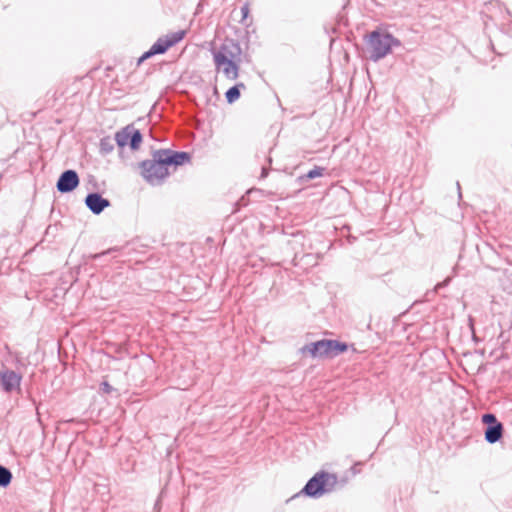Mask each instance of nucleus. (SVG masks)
I'll return each mask as SVG.
<instances>
[{
    "label": "nucleus",
    "instance_id": "1",
    "mask_svg": "<svg viewBox=\"0 0 512 512\" xmlns=\"http://www.w3.org/2000/svg\"><path fill=\"white\" fill-rule=\"evenodd\" d=\"M368 46L371 49L370 58L378 61L391 52L393 46H400V41L391 34L373 31L368 35Z\"/></svg>",
    "mask_w": 512,
    "mask_h": 512
},
{
    "label": "nucleus",
    "instance_id": "2",
    "mask_svg": "<svg viewBox=\"0 0 512 512\" xmlns=\"http://www.w3.org/2000/svg\"><path fill=\"white\" fill-rule=\"evenodd\" d=\"M163 156H165V152L157 151L153 156V160L141 163L142 175L152 185L161 183L169 174L168 166Z\"/></svg>",
    "mask_w": 512,
    "mask_h": 512
},
{
    "label": "nucleus",
    "instance_id": "3",
    "mask_svg": "<svg viewBox=\"0 0 512 512\" xmlns=\"http://www.w3.org/2000/svg\"><path fill=\"white\" fill-rule=\"evenodd\" d=\"M337 477L326 472L316 473L304 486L302 493L313 498H319L333 490Z\"/></svg>",
    "mask_w": 512,
    "mask_h": 512
},
{
    "label": "nucleus",
    "instance_id": "4",
    "mask_svg": "<svg viewBox=\"0 0 512 512\" xmlns=\"http://www.w3.org/2000/svg\"><path fill=\"white\" fill-rule=\"evenodd\" d=\"M347 350V345L335 340H320L303 348L312 357H334Z\"/></svg>",
    "mask_w": 512,
    "mask_h": 512
},
{
    "label": "nucleus",
    "instance_id": "5",
    "mask_svg": "<svg viewBox=\"0 0 512 512\" xmlns=\"http://www.w3.org/2000/svg\"><path fill=\"white\" fill-rule=\"evenodd\" d=\"M185 35V31H177L172 33L171 35H167L164 38H159L150 48L149 51L145 52L140 58L139 63L144 61L145 59H148L149 57L156 55V54H162L167 49H169L171 46L178 43L180 40L183 39Z\"/></svg>",
    "mask_w": 512,
    "mask_h": 512
},
{
    "label": "nucleus",
    "instance_id": "6",
    "mask_svg": "<svg viewBox=\"0 0 512 512\" xmlns=\"http://www.w3.org/2000/svg\"><path fill=\"white\" fill-rule=\"evenodd\" d=\"M213 60L240 62L241 48L237 43L227 41L218 50L213 51Z\"/></svg>",
    "mask_w": 512,
    "mask_h": 512
},
{
    "label": "nucleus",
    "instance_id": "7",
    "mask_svg": "<svg viewBox=\"0 0 512 512\" xmlns=\"http://www.w3.org/2000/svg\"><path fill=\"white\" fill-rule=\"evenodd\" d=\"M79 184V177L74 170L63 172L57 182V189L62 193L71 192Z\"/></svg>",
    "mask_w": 512,
    "mask_h": 512
},
{
    "label": "nucleus",
    "instance_id": "8",
    "mask_svg": "<svg viewBox=\"0 0 512 512\" xmlns=\"http://www.w3.org/2000/svg\"><path fill=\"white\" fill-rule=\"evenodd\" d=\"M217 72L222 73L227 79L235 80L239 75V62L214 60Z\"/></svg>",
    "mask_w": 512,
    "mask_h": 512
},
{
    "label": "nucleus",
    "instance_id": "9",
    "mask_svg": "<svg viewBox=\"0 0 512 512\" xmlns=\"http://www.w3.org/2000/svg\"><path fill=\"white\" fill-rule=\"evenodd\" d=\"M21 377L14 371H0V388L6 392H10L20 385Z\"/></svg>",
    "mask_w": 512,
    "mask_h": 512
},
{
    "label": "nucleus",
    "instance_id": "10",
    "mask_svg": "<svg viewBox=\"0 0 512 512\" xmlns=\"http://www.w3.org/2000/svg\"><path fill=\"white\" fill-rule=\"evenodd\" d=\"M85 203L94 214H100L105 208L110 206L109 200L103 198L98 193L88 194L85 199Z\"/></svg>",
    "mask_w": 512,
    "mask_h": 512
},
{
    "label": "nucleus",
    "instance_id": "11",
    "mask_svg": "<svg viewBox=\"0 0 512 512\" xmlns=\"http://www.w3.org/2000/svg\"><path fill=\"white\" fill-rule=\"evenodd\" d=\"M161 152H165L164 159L167 163V166L169 165H181L186 160L189 159V155L186 152H170L168 150H160Z\"/></svg>",
    "mask_w": 512,
    "mask_h": 512
},
{
    "label": "nucleus",
    "instance_id": "12",
    "mask_svg": "<svg viewBox=\"0 0 512 512\" xmlns=\"http://www.w3.org/2000/svg\"><path fill=\"white\" fill-rule=\"evenodd\" d=\"M503 434V425L502 423H497L496 425H490L487 427L485 431V439L489 443H495L500 440Z\"/></svg>",
    "mask_w": 512,
    "mask_h": 512
},
{
    "label": "nucleus",
    "instance_id": "13",
    "mask_svg": "<svg viewBox=\"0 0 512 512\" xmlns=\"http://www.w3.org/2000/svg\"><path fill=\"white\" fill-rule=\"evenodd\" d=\"M130 132L131 126H127L121 131L117 132L115 135V141L120 147H124L126 145H130Z\"/></svg>",
    "mask_w": 512,
    "mask_h": 512
},
{
    "label": "nucleus",
    "instance_id": "14",
    "mask_svg": "<svg viewBox=\"0 0 512 512\" xmlns=\"http://www.w3.org/2000/svg\"><path fill=\"white\" fill-rule=\"evenodd\" d=\"M240 87L244 88L245 86L243 83H240L238 85L231 87L226 92V99H227L228 103H233L240 97V90H239Z\"/></svg>",
    "mask_w": 512,
    "mask_h": 512
},
{
    "label": "nucleus",
    "instance_id": "15",
    "mask_svg": "<svg viewBox=\"0 0 512 512\" xmlns=\"http://www.w3.org/2000/svg\"><path fill=\"white\" fill-rule=\"evenodd\" d=\"M141 142H142V135H141L140 131L131 127V132H130V147H131V149H133V150L138 149Z\"/></svg>",
    "mask_w": 512,
    "mask_h": 512
},
{
    "label": "nucleus",
    "instance_id": "16",
    "mask_svg": "<svg viewBox=\"0 0 512 512\" xmlns=\"http://www.w3.org/2000/svg\"><path fill=\"white\" fill-rule=\"evenodd\" d=\"M12 479L11 472L6 468L0 465V486L6 487L10 484Z\"/></svg>",
    "mask_w": 512,
    "mask_h": 512
},
{
    "label": "nucleus",
    "instance_id": "17",
    "mask_svg": "<svg viewBox=\"0 0 512 512\" xmlns=\"http://www.w3.org/2000/svg\"><path fill=\"white\" fill-rule=\"evenodd\" d=\"M482 422L485 423V424H488L489 426L490 425H496L497 423H499L496 419V416L494 414H491V413H487V414H484L482 416Z\"/></svg>",
    "mask_w": 512,
    "mask_h": 512
},
{
    "label": "nucleus",
    "instance_id": "18",
    "mask_svg": "<svg viewBox=\"0 0 512 512\" xmlns=\"http://www.w3.org/2000/svg\"><path fill=\"white\" fill-rule=\"evenodd\" d=\"M101 150L105 153H109L113 150V146L110 144L108 139H103L101 141Z\"/></svg>",
    "mask_w": 512,
    "mask_h": 512
},
{
    "label": "nucleus",
    "instance_id": "19",
    "mask_svg": "<svg viewBox=\"0 0 512 512\" xmlns=\"http://www.w3.org/2000/svg\"><path fill=\"white\" fill-rule=\"evenodd\" d=\"M323 169L322 168H315L308 172L307 177L310 179H314L316 177H319L322 175Z\"/></svg>",
    "mask_w": 512,
    "mask_h": 512
},
{
    "label": "nucleus",
    "instance_id": "20",
    "mask_svg": "<svg viewBox=\"0 0 512 512\" xmlns=\"http://www.w3.org/2000/svg\"><path fill=\"white\" fill-rule=\"evenodd\" d=\"M241 14H242V21L247 18L249 14V6L248 4H245L241 7Z\"/></svg>",
    "mask_w": 512,
    "mask_h": 512
},
{
    "label": "nucleus",
    "instance_id": "21",
    "mask_svg": "<svg viewBox=\"0 0 512 512\" xmlns=\"http://www.w3.org/2000/svg\"><path fill=\"white\" fill-rule=\"evenodd\" d=\"M449 281H450V278L448 277V278H447V279H445L443 282L438 283V284L436 285V289L438 290V289H440V288H442V287L446 286V285L449 283Z\"/></svg>",
    "mask_w": 512,
    "mask_h": 512
},
{
    "label": "nucleus",
    "instance_id": "22",
    "mask_svg": "<svg viewBox=\"0 0 512 512\" xmlns=\"http://www.w3.org/2000/svg\"><path fill=\"white\" fill-rule=\"evenodd\" d=\"M103 390H104L105 392H107V393H108V392H110V386H109V384H108V383H104V384H103Z\"/></svg>",
    "mask_w": 512,
    "mask_h": 512
}]
</instances>
